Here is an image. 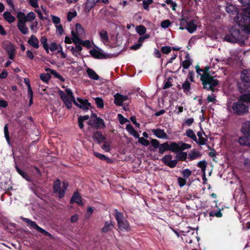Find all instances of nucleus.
Here are the masks:
<instances>
[{"label":"nucleus","instance_id":"1","mask_svg":"<svg viewBox=\"0 0 250 250\" xmlns=\"http://www.w3.org/2000/svg\"><path fill=\"white\" fill-rule=\"evenodd\" d=\"M249 100V98L245 94L241 95L237 101L232 103L231 108L233 114L238 116H243L248 113Z\"/></svg>","mask_w":250,"mask_h":250},{"label":"nucleus","instance_id":"2","mask_svg":"<svg viewBox=\"0 0 250 250\" xmlns=\"http://www.w3.org/2000/svg\"><path fill=\"white\" fill-rule=\"evenodd\" d=\"M172 155L167 154L165 155L161 161L167 166L170 168H174L178 161H186L188 157L187 153L181 150L179 151L175 156V159L172 160Z\"/></svg>","mask_w":250,"mask_h":250},{"label":"nucleus","instance_id":"3","mask_svg":"<svg viewBox=\"0 0 250 250\" xmlns=\"http://www.w3.org/2000/svg\"><path fill=\"white\" fill-rule=\"evenodd\" d=\"M237 89L241 94L250 92V73L248 69L241 72L240 81L237 82Z\"/></svg>","mask_w":250,"mask_h":250},{"label":"nucleus","instance_id":"4","mask_svg":"<svg viewBox=\"0 0 250 250\" xmlns=\"http://www.w3.org/2000/svg\"><path fill=\"white\" fill-rule=\"evenodd\" d=\"M234 21L241 27L244 29L250 24V8H242V11L237 14Z\"/></svg>","mask_w":250,"mask_h":250},{"label":"nucleus","instance_id":"5","mask_svg":"<svg viewBox=\"0 0 250 250\" xmlns=\"http://www.w3.org/2000/svg\"><path fill=\"white\" fill-rule=\"evenodd\" d=\"M200 81L203 85V88L207 90L211 91L212 92L215 91V87L219 85V81L211 75H207L205 74L203 76H201Z\"/></svg>","mask_w":250,"mask_h":250},{"label":"nucleus","instance_id":"6","mask_svg":"<svg viewBox=\"0 0 250 250\" xmlns=\"http://www.w3.org/2000/svg\"><path fill=\"white\" fill-rule=\"evenodd\" d=\"M114 217L117 222L118 227L120 230L127 232L131 230L129 222L125 218L123 213L119 211L117 209L114 210Z\"/></svg>","mask_w":250,"mask_h":250},{"label":"nucleus","instance_id":"7","mask_svg":"<svg viewBox=\"0 0 250 250\" xmlns=\"http://www.w3.org/2000/svg\"><path fill=\"white\" fill-rule=\"evenodd\" d=\"M150 144L151 146L153 147V149L149 147V150L151 151L155 152L156 149L158 148V152L160 155L163 154L165 151L169 150V143L168 142L160 144L159 141L156 139H152L151 140Z\"/></svg>","mask_w":250,"mask_h":250},{"label":"nucleus","instance_id":"8","mask_svg":"<svg viewBox=\"0 0 250 250\" xmlns=\"http://www.w3.org/2000/svg\"><path fill=\"white\" fill-rule=\"evenodd\" d=\"M225 40L232 43L237 42L240 39V32L238 29L232 28L229 33L225 36Z\"/></svg>","mask_w":250,"mask_h":250},{"label":"nucleus","instance_id":"9","mask_svg":"<svg viewBox=\"0 0 250 250\" xmlns=\"http://www.w3.org/2000/svg\"><path fill=\"white\" fill-rule=\"evenodd\" d=\"M21 218L24 222L27 223L32 229H35L38 232L44 234L45 236H48L49 237H52V235L49 232L39 227L35 222L26 218L21 217Z\"/></svg>","mask_w":250,"mask_h":250},{"label":"nucleus","instance_id":"10","mask_svg":"<svg viewBox=\"0 0 250 250\" xmlns=\"http://www.w3.org/2000/svg\"><path fill=\"white\" fill-rule=\"evenodd\" d=\"M89 53L91 57L96 59H107L112 56L110 54H105L96 49H91L89 51Z\"/></svg>","mask_w":250,"mask_h":250},{"label":"nucleus","instance_id":"11","mask_svg":"<svg viewBox=\"0 0 250 250\" xmlns=\"http://www.w3.org/2000/svg\"><path fill=\"white\" fill-rule=\"evenodd\" d=\"M77 102L78 105L76 106L84 110H87L92 107L91 104L88 102L87 99L77 98Z\"/></svg>","mask_w":250,"mask_h":250},{"label":"nucleus","instance_id":"12","mask_svg":"<svg viewBox=\"0 0 250 250\" xmlns=\"http://www.w3.org/2000/svg\"><path fill=\"white\" fill-rule=\"evenodd\" d=\"M93 128L95 129H102L105 127V125L104 120L99 117H97V115H95V119L93 120Z\"/></svg>","mask_w":250,"mask_h":250},{"label":"nucleus","instance_id":"13","mask_svg":"<svg viewBox=\"0 0 250 250\" xmlns=\"http://www.w3.org/2000/svg\"><path fill=\"white\" fill-rule=\"evenodd\" d=\"M58 93L62 100L64 102L65 106L68 109H70L72 106V103L69 101L68 96H66L65 93L61 90H59Z\"/></svg>","mask_w":250,"mask_h":250},{"label":"nucleus","instance_id":"14","mask_svg":"<svg viewBox=\"0 0 250 250\" xmlns=\"http://www.w3.org/2000/svg\"><path fill=\"white\" fill-rule=\"evenodd\" d=\"M70 204L76 203L78 205L82 207L83 205L82 197L78 191H75L70 201Z\"/></svg>","mask_w":250,"mask_h":250},{"label":"nucleus","instance_id":"15","mask_svg":"<svg viewBox=\"0 0 250 250\" xmlns=\"http://www.w3.org/2000/svg\"><path fill=\"white\" fill-rule=\"evenodd\" d=\"M152 132L155 135V136L160 139H168L169 138L165 132L164 129H161L160 128L157 129H153L152 130Z\"/></svg>","mask_w":250,"mask_h":250},{"label":"nucleus","instance_id":"16","mask_svg":"<svg viewBox=\"0 0 250 250\" xmlns=\"http://www.w3.org/2000/svg\"><path fill=\"white\" fill-rule=\"evenodd\" d=\"M177 87L179 89H181L182 88L183 90V92L187 95H189L191 94V83L188 79L182 84V87H181L180 85H178Z\"/></svg>","mask_w":250,"mask_h":250},{"label":"nucleus","instance_id":"17","mask_svg":"<svg viewBox=\"0 0 250 250\" xmlns=\"http://www.w3.org/2000/svg\"><path fill=\"white\" fill-rule=\"evenodd\" d=\"M92 138L95 141H97L98 144H100L103 142H104L106 140V138L103 134L99 131L97 130L95 131L92 135Z\"/></svg>","mask_w":250,"mask_h":250},{"label":"nucleus","instance_id":"18","mask_svg":"<svg viewBox=\"0 0 250 250\" xmlns=\"http://www.w3.org/2000/svg\"><path fill=\"white\" fill-rule=\"evenodd\" d=\"M100 0H86L85 3L84 10L85 12L88 13Z\"/></svg>","mask_w":250,"mask_h":250},{"label":"nucleus","instance_id":"19","mask_svg":"<svg viewBox=\"0 0 250 250\" xmlns=\"http://www.w3.org/2000/svg\"><path fill=\"white\" fill-rule=\"evenodd\" d=\"M197 135L198 137V140L197 139V142H196L199 145H204L206 144V142L208 141L207 138H204L203 135L207 137L205 132L202 129L197 132Z\"/></svg>","mask_w":250,"mask_h":250},{"label":"nucleus","instance_id":"20","mask_svg":"<svg viewBox=\"0 0 250 250\" xmlns=\"http://www.w3.org/2000/svg\"><path fill=\"white\" fill-rule=\"evenodd\" d=\"M61 181L59 179L56 180L54 183L53 189L54 193H58V197L59 198L61 199L63 198V197L61 196V192L62 190V188H61Z\"/></svg>","mask_w":250,"mask_h":250},{"label":"nucleus","instance_id":"21","mask_svg":"<svg viewBox=\"0 0 250 250\" xmlns=\"http://www.w3.org/2000/svg\"><path fill=\"white\" fill-rule=\"evenodd\" d=\"M197 26L196 24V21L194 20H191L188 21L187 27H184L186 28L189 33H192L197 29Z\"/></svg>","mask_w":250,"mask_h":250},{"label":"nucleus","instance_id":"22","mask_svg":"<svg viewBox=\"0 0 250 250\" xmlns=\"http://www.w3.org/2000/svg\"><path fill=\"white\" fill-rule=\"evenodd\" d=\"M114 228V225L111 220L109 221H105L104 227L101 229V231L103 233H108L112 230Z\"/></svg>","mask_w":250,"mask_h":250},{"label":"nucleus","instance_id":"23","mask_svg":"<svg viewBox=\"0 0 250 250\" xmlns=\"http://www.w3.org/2000/svg\"><path fill=\"white\" fill-rule=\"evenodd\" d=\"M202 154L199 151L193 149L188 153V158L191 161L200 158Z\"/></svg>","mask_w":250,"mask_h":250},{"label":"nucleus","instance_id":"24","mask_svg":"<svg viewBox=\"0 0 250 250\" xmlns=\"http://www.w3.org/2000/svg\"><path fill=\"white\" fill-rule=\"evenodd\" d=\"M27 42L28 44L36 49H38L39 47V41L35 35H31Z\"/></svg>","mask_w":250,"mask_h":250},{"label":"nucleus","instance_id":"25","mask_svg":"<svg viewBox=\"0 0 250 250\" xmlns=\"http://www.w3.org/2000/svg\"><path fill=\"white\" fill-rule=\"evenodd\" d=\"M45 71L49 72L50 74L53 75L55 78L60 80L61 82H64L65 79L60 74H59L56 70L51 69L49 68L45 69Z\"/></svg>","mask_w":250,"mask_h":250},{"label":"nucleus","instance_id":"26","mask_svg":"<svg viewBox=\"0 0 250 250\" xmlns=\"http://www.w3.org/2000/svg\"><path fill=\"white\" fill-rule=\"evenodd\" d=\"M241 131L245 136L250 137V122H248L243 124L241 128Z\"/></svg>","mask_w":250,"mask_h":250},{"label":"nucleus","instance_id":"27","mask_svg":"<svg viewBox=\"0 0 250 250\" xmlns=\"http://www.w3.org/2000/svg\"><path fill=\"white\" fill-rule=\"evenodd\" d=\"M99 34L103 42L105 43L109 42L108 34L106 30L104 29L100 30L99 32Z\"/></svg>","mask_w":250,"mask_h":250},{"label":"nucleus","instance_id":"28","mask_svg":"<svg viewBox=\"0 0 250 250\" xmlns=\"http://www.w3.org/2000/svg\"><path fill=\"white\" fill-rule=\"evenodd\" d=\"M3 17L4 19L9 23L14 22L16 20L15 18L9 11L4 12L3 14Z\"/></svg>","mask_w":250,"mask_h":250},{"label":"nucleus","instance_id":"29","mask_svg":"<svg viewBox=\"0 0 250 250\" xmlns=\"http://www.w3.org/2000/svg\"><path fill=\"white\" fill-rule=\"evenodd\" d=\"M226 11L230 14L235 15L238 13V9L232 4H228L225 8Z\"/></svg>","mask_w":250,"mask_h":250},{"label":"nucleus","instance_id":"30","mask_svg":"<svg viewBox=\"0 0 250 250\" xmlns=\"http://www.w3.org/2000/svg\"><path fill=\"white\" fill-rule=\"evenodd\" d=\"M238 142L241 146H250V137L245 135L242 136L239 138Z\"/></svg>","mask_w":250,"mask_h":250},{"label":"nucleus","instance_id":"31","mask_svg":"<svg viewBox=\"0 0 250 250\" xmlns=\"http://www.w3.org/2000/svg\"><path fill=\"white\" fill-rule=\"evenodd\" d=\"M17 172L21 175L23 178L25 179L27 181L30 182L31 181L30 177L25 171L20 168L17 165L15 166Z\"/></svg>","mask_w":250,"mask_h":250},{"label":"nucleus","instance_id":"32","mask_svg":"<svg viewBox=\"0 0 250 250\" xmlns=\"http://www.w3.org/2000/svg\"><path fill=\"white\" fill-rule=\"evenodd\" d=\"M93 154L97 158H99V159H100L101 160L105 161L107 163L110 164V163H111L112 162L111 159H110V158H109L108 157H107L105 155H104V154H102L101 153H100L99 152H93Z\"/></svg>","mask_w":250,"mask_h":250},{"label":"nucleus","instance_id":"33","mask_svg":"<svg viewBox=\"0 0 250 250\" xmlns=\"http://www.w3.org/2000/svg\"><path fill=\"white\" fill-rule=\"evenodd\" d=\"M179 143L176 142H170L169 144V150L173 152H178L180 150Z\"/></svg>","mask_w":250,"mask_h":250},{"label":"nucleus","instance_id":"34","mask_svg":"<svg viewBox=\"0 0 250 250\" xmlns=\"http://www.w3.org/2000/svg\"><path fill=\"white\" fill-rule=\"evenodd\" d=\"M86 71L90 79L94 80H98L99 79V76L92 69L87 68Z\"/></svg>","mask_w":250,"mask_h":250},{"label":"nucleus","instance_id":"35","mask_svg":"<svg viewBox=\"0 0 250 250\" xmlns=\"http://www.w3.org/2000/svg\"><path fill=\"white\" fill-rule=\"evenodd\" d=\"M65 91L67 93V95H66L68 96L69 97V101H70L71 102L73 103L75 105H78L77 100H75V98L72 92V90L69 88H66Z\"/></svg>","mask_w":250,"mask_h":250},{"label":"nucleus","instance_id":"36","mask_svg":"<svg viewBox=\"0 0 250 250\" xmlns=\"http://www.w3.org/2000/svg\"><path fill=\"white\" fill-rule=\"evenodd\" d=\"M189 21V17L183 16L182 18H181L180 20V23L179 29L181 30L185 29L186 28H184V27H187Z\"/></svg>","mask_w":250,"mask_h":250},{"label":"nucleus","instance_id":"37","mask_svg":"<svg viewBox=\"0 0 250 250\" xmlns=\"http://www.w3.org/2000/svg\"><path fill=\"white\" fill-rule=\"evenodd\" d=\"M17 18L18 19V24L26 23V16L24 13L22 12H19L17 13Z\"/></svg>","mask_w":250,"mask_h":250},{"label":"nucleus","instance_id":"38","mask_svg":"<svg viewBox=\"0 0 250 250\" xmlns=\"http://www.w3.org/2000/svg\"><path fill=\"white\" fill-rule=\"evenodd\" d=\"M15 49L12 45L8 46L6 48V52L8 55L9 58L13 60L15 57Z\"/></svg>","mask_w":250,"mask_h":250},{"label":"nucleus","instance_id":"39","mask_svg":"<svg viewBox=\"0 0 250 250\" xmlns=\"http://www.w3.org/2000/svg\"><path fill=\"white\" fill-rule=\"evenodd\" d=\"M4 137L6 139L7 144L9 146H11L12 143H11V141H10L8 124H6L4 126Z\"/></svg>","mask_w":250,"mask_h":250},{"label":"nucleus","instance_id":"40","mask_svg":"<svg viewBox=\"0 0 250 250\" xmlns=\"http://www.w3.org/2000/svg\"><path fill=\"white\" fill-rule=\"evenodd\" d=\"M185 135L195 142H197V138L193 130L188 129L186 131Z\"/></svg>","mask_w":250,"mask_h":250},{"label":"nucleus","instance_id":"41","mask_svg":"<svg viewBox=\"0 0 250 250\" xmlns=\"http://www.w3.org/2000/svg\"><path fill=\"white\" fill-rule=\"evenodd\" d=\"M121 94L119 93H116L114 95V104L118 106H122L123 105V99L122 97H121Z\"/></svg>","mask_w":250,"mask_h":250},{"label":"nucleus","instance_id":"42","mask_svg":"<svg viewBox=\"0 0 250 250\" xmlns=\"http://www.w3.org/2000/svg\"><path fill=\"white\" fill-rule=\"evenodd\" d=\"M17 27L18 29L20 31V32L26 35L27 34L29 31L28 28L26 25L25 23L24 24H18Z\"/></svg>","mask_w":250,"mask_h":250},{"label":"nucleus","instance_id":"43","mask_svg":"<svg viewBox=\"0 0 250 250\" xmlns=\"http://www.w3.org/2000/svg\"><path fill=\"white\" fill-rule=\"evenodd\" d=\"M71 34L72 36V40L73 42L74 43L80 44L82 40H81L79 38V36H81V35H79L77 33H76L75 32H74V31H72Z\"/></svg>","mask_w":250,"mask_h":250},{"label":"nucleus","instance_id":"44","mask_svg":"<svg viewBox=\"0 0 250 250\" xmlns=\"http://www.w3.org/2000/svg\"><path fill=\"white\" fill-rule=\"evenodd\" d=\"M47 39L45 37H42L41 42L42 44L43 47L47 53H49V47L47 44Z\"/></svg>","mask_w":250,"mask_h":250},{"label":"nucleus","instance_id":"45","mask_svg":"<svg viewBox=\"0 0 250 250\" xmlns=\"http://www.w3.org/2000/svg\"><path fill=\"white\" fill-rule=\"evenodd\" d=\"M75 27L76 30V32H75L76 33L82 36L85 34L84 30L80 23H76Z\"/></svg>","mask_w":250,"mask_h":250},{"label":"nucleus","instance_id":"46","mask_svg":"<svg viewBox=\"0 0 250 250\" xmlns=\"http://www.w3.org/2000/svg\"><path fill=\"white\" fill-rule=\"evenodd\" d=\"M245 31V34H246L244 37V42L248 43L249 38H250V25H248L246 28L243 29Z\"/></svg>","mask_w":250,"mask_h":250},{"label":"nucleus","instance_id":"47","mask_svg":"<svg viewBox=\"0 0 250 250\" xmlns=\"http://www.w3.org/2000/svg\"><path fill=\"white\" fill-rule=\"evenodd\" d=\"M136 30L140 35H144L146 32V28L143 25H140L136 27Z\"/></svg>","mask_w":250,"mask_h":250},{"label":"nucleus","instance_id":"48","mask_svg":"<svg viewBox=\"0 0 250 250\" xmlns=\"http://www.w3.org/2000/svg\"><path fill=\"white\" fill-rule=\"evenodd\" d=\"M40 78L42 81L44 82L47 83L51 78L50 73H42L40 75Z\"/></svg>","mask_w":250,"mask_h":250},{"label":"nucleus","instance_id":"49","mask_svg":"<svg viewBox=\"0 0 250 250\" xmlns=\"http://www.w3.org/2000/svg\"><path fill=\"white\" fill-rule=\"evenodd\" d=\"M181 174H182L183 178L186 179H188L191 175L192 172L191 171L188 169H184L181 171Z\"/></svg>","mask_w":250,"mask_h":250},{"label":"nucleus","instance_id":"50","mask_svg":"<svg viewBox=\"0 0 250 250\" xmlns=\"http://www.w3.org/2000/svg\"><path fill=\"white\" fill-rule=\"evenodd\" d=\"M95 103L98 108H103L104 106V101L102 98L96 97L95 99Z\"/></svg>","mask_w":250,"mask_h":250},{"label":"nucleus","instance_id":"51","mask_svg":"<svg viewBox=\"0 0 250 250\" xmlns=\"http://www.w3.org/2000/svg\"><path fill=\"white\" fill-rule=\"evenodd\" d=\"M36 18V14L33 12H30L26 16V22H31Z\"/></svg>","mask_w":250,"mask_h":250},{"label":"nucleus","instance_id":"52","mask_svg":"<svg viewBox=\"0 0 250 250\" xmlns=\"http://www.w3.org/2000/svg\"><path fill=\"white\" fill-rule=\"evenodd\" d=\"M172 81H173V79L171 77H168L167 79V81L164 83V84L163 86V89H166L170 87L172 85Z\"/></svg>","mask_w":250,"mask_h":250},{"label":"nucleus","instance_id":"53","mask_svg":"<svg viewBox=\"0 0 250 250\" xmlns=\"http://www.w3.org/2000/svg\"><path fill=\"white\" fill-rule=\"evenodd\" d=\"M68 187V183L67 182H63L62 184V188L61 192V196L64 197L65 191Z\"/></svg>","mask_w":250,"mask_h":250},{"label":"nucleus","instance_id":"54","mask_svg":"<svg viewBox=\"0 0 250 250\" xmlns=\"http://www.w3.org/2000/svg\"><path fill=\"white\" fill-rule=\"evenodd\" d=\"M207 163L206 161H201L198 163L197 167L201 168L203 171H205L207 167Z\"/></svg>","mask_w":250,"mask_h":250},{"label":"nucleus","instance_id":"55","mask_svg":"<svg viewBox=\"0 0 250 250\" xmlns=\"http://www.w3.org/2000/svg\"><path fill=\"white\" fill-rule=\"evenodd\" d=\"M179 144L181 145L180 146V150L183 151L186 149L190 148L191 147V145L190 144L184 143L182 142H179Z\"/></svg>","mask_w":250,"mask_h":250},{"label":"nucleus","instance_id":"56","mask_svg":"<svg viewBox=\"0 0 250 250\" xmlns=\"http://www.w3.org/2000/svg\"><path fill=\"white\" fill-rule=\"evenodd\" d=\"M177 182L179 186L182 188L187 184V179L182 177H178L177 178Z\"/></svg>","mask_w":250,"mask_h":250},{"label":"nucleus","instance_id":"57","mask_svg":"<svg viewBox=\"0 0 250 250\" xmlns=\"http://www.w3.org/2000/svg\"><path fill=\"white\" fill-rule=\"evenodd\" d=\"M171 51V47L170 46H164L161 48V52L165 54H169Z\"/></svg>","mask_w":250,"mask_h":250},{"label":"nucleus","instance_id":"58","mask_svg":"<svg viewBox=\"0 0 250 250\" xmlns=\"http://www.w3.org/2000/svg\"><path fill=\"white\" fill-rule=\"evenodd\" d=\"M138 142L139 143L145 146H148L150 144L149 141L144 137L139 138Z\"/></svg>","mask_w":250,"mask_h":250},{"label":"nucleus","instance_id":"59","mask_svg":"<svg viewBox=\"0 0 250 250\" xmlns=\"http://www.w3.org/2000/svg\"><path fill=\"white\" fill-rule=\"evenodd\" d=\"M171 24V22L170 20H166L161 22V26L163 28H168Z\"/></svg>","mask_w":250,"mask_h":250},{"label":"nucleus","instance_id":"60","mask_svg":"<svg viewBox=\"0 0 250 250\" xmlns=\"http://www.w3.org/2000/svg\"><path fill=\"white\" fill-rule=\"evenodd\" d=\"M77 16V12H69L67 13V20L68 21H71L73 18Z\"/></svg>","mask_w":250,"mask_h":250},{"label":"nucleus","instance_id":"61","mask_svg":"<svg viewBox=\"0 0 250 250\" xmlns=\"http://www.w3.org/2000/svg\"><path fill=\"white\" fill-rule=\"evenodd\" d=\"M238 1L243 6H246L243 8H250V0H238Z\"/></svg>","mask_w":250,"mask_h":250},{"label":"nucleus","instance_id":"62","mask_svg":"<svg viewBox=\"0 0 250 250\" xmlns=\"http://www.w3.org/2000/svg\"><path fill=\"white\" fill-rule=\"evenodd\" d=\"M38 22L37 21L32 22V24L30 26L31 30L34 32L36 33L38 29Z\"/></svg>","mask_w":250,"mask_h":250},{"label":"nucleus","instance_id":"63","mask_svg":"<svg viewBox=\"0 0 250 250\" xmlns=\"http://www.w3.org/2000/svg\"><path fill=\"white\" fill-rule=\"evenodd\" d=\"M80 44L86 47L87 49H89L91 47L90 42L89 40L83 41L82 40Z\"/></svg>","mask_w":250,"mask_h":250},{"label":"nucleus","instance_id":"64","mask_svg":"<svg viewBox=\"0 0 250 250\" xmlns=\"http://www.w3.org/2000/svg\"><path fill=\"white\" fill-rule=\"evenodd\" d=\"M118 117L120 121V123L122 125L126 123V122H128V120L125 118L122 114H119L118 115Z\"/></svg>","mask_w":250,"mask_h":250}]
</instances>
